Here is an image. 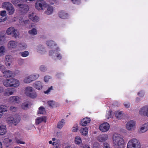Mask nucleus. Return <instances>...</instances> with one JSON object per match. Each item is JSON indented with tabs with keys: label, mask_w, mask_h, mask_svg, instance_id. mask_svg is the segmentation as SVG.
Wrapping results in <instances>:
<instances>
[{
	"label": "nucleus",
	"mask_w": 148,
	"mask_h": 148,
	"mask_svg": "<svg viewBox=\"0 0 148 148\" xmlns=\"http://www.w3.org/2000/svg\"><path fill=\"white\" fill-rule=\"evenodd\" d=\"M114 144L119 146V148H123L124 143V139L122 136L118 134H114L113 136Z\"/></svg>",
	"instance_id": "obj_1"
},
{
	"label": "nucleus",
	"mask_w": 148,
	"mask_h": 148,
	"mask_svg": "<svg viewBox=\"0 0 148 148\" xmlns=\"http://www.w3.org/2000/svg\"><path fill=\"white\" fill-rule=\"evenodd\" d=\"M141 145L138 140L133 138L128 141L127 148H140Z\"/></svg>",
	"instance_id": "obj_2"
},
{
	"label": "nucleus",
	"mask_w": 148,
	"mask_h": 148,
	"mask_svg": "<svg viewBox=\"0 0 148 148\" xmlns=\"http://www.w3.org/2000/svg\"><path fill=\"white\" fill-rule=\"evenodd\" d=\"M6 33L8 35H11L15 38H18L19 36V32L13 27L8 28L6 30Z\"/></svg>",
	"instance_id": "obj_3"
},
{
	"label": "nucleus",
	"mask_w": 148,
	"mask_h": 148,
	"mask_svg": "<svg viewBox=\"0 0 148 148\" xmlns=\"http://www.w3.org/2000/svg\"><path fill=\"white\" fill-rule=\"evenodd\" d=\"M6 121L9 124L16 125L20 121V118L18 116H10L7 118Z\"/></svg>",
	"instance_id": "obj_4"
},
{
	"label": "nucleus",
	"mask_w": 148,
	"mask_h": 148,
	"mask_svg": "<svg viewBox=\"0 0 148 148\" xmlns=\"http://www.w3.org/2000/svg\"><path fill=\"white\" fill-rule=\"evenodd\" d=\"M47 4L44 0H39L35 3V6L38 10H42L45 8Z\"/></svg>",
	"instance_id": "obj_5"
},
{
	"label": "nucleus",
	"mask_w": 148,
	"mask_h": 148,
	"mask_svg": "<svg viewBox=\"0 0 148 148\" xmlns=\"http://www.w3.org/2000/svg\"><path fill=\"white\" fill-rule=\"evenodd\" d=\"M12 3L16 6H18L20 8H24L25 10L27 6L24 3H25L23 2V0H12Z\"/></svg>",
	"instance_id": "obj_6"
},
{
	"label": "nucleus",
	"mask_w": 148,
	"mask_h": 148,
	"mask_svg": "<svg viewBox=\"0 0 148 148\" xmlns=\"http://www.w3.org/2000/svg\"><path fill=\"white\" fill-rule=\"evenodd\" d=\"M136 122L134 120H131L128 122L126 124V129L129 131H132L135 128Z\"/></svg>",
	"instance_id": "obj_7"
},
{
	"label": "nucleus",
	"mask_w": 148,
	"mask_h": 148,
	"mask_svg": "<svg viewBox=\"0 0 148 148\" xmlns=\"http://www.w3.org/2000/svg\"><path fill=\"white\" fill-rule=\"evenodd\" d=\"M110 128L109 124L107 123H104L101 124L99 126L100 130L103 132L107 131Z\"/></svg>",
	"instance_id": "obj_8"
},
{
	"label": "nucleus",
	"mask_w": 148,
	"mask_h": 148,
	"mask_svg": "<svg viewBox=\"0 0 148 148\" xmlns=\"http://www.w3.org/2000/svg\"><path fill=\"white\" fill-rule=\"evenodd\" d=\"M13 61V58L12 56L8 55L6 56L5 59V62L7 66H10Z\"/></svg>",
	"instance_id": "obj_9"
},
{
	"label": "nucleus",
	"mask_w": 148,
	"mask_h": 148,
	"mask_svg": "<svg viewBox=\"0 0 148 148\" xmlns=\"http://www.w3.org/2000/svg\"><path fill=\"white\" fill-rule=\"evenodd\" d=\"M37 96L36 93L32 87H28V97L31 98H35Z\"/></svg>",
	"instance_id": "obj_10"
},
{
	"label": "nucleus",
	"mask_w": 148,
	"mask_h": 148,
	"mask_svg": "<svg viewBox=\"0 0 148 148\" xmlns=\"http://www.w3.org/2000/svg\"><path fill=\"white\" fill-rule=\"evenodd\" d=\"M8 101L10 103H18L21 101V98L17 96H11L9 98Z\"/></svg>",
	"instance_id": "obj_11"
},
{
	"label": "nucleus",
	"mask_w": 148,
	"mask_h": 148,
	"mask_svg": "<svg viewBox=\"0 0 148 148\" xmlns=\"http://www.w3.org/2000/svg\"><path fill=\"white\" fill-rule=\"evenodd\" d=\"M139 114L140 115H145L148 117V106H145L140 110Z\"/></svg>",
	"instance_id": "obj_12"
},
{
	"label": "nucleus",
	"mask_w": 148,
	"mask_h": 148,
	"mask_svg": "<svg viewBox=\"0 0 148 148\" xmlns=\"http://www.w3.org/2000/svg\"><path fill=\"white\" fill-rule=\"evenodd\" d=\"M28 18L32 21L37 22L39 19V18L34 14L33 13H31L28 15Z\"/></svg>",
	"instance_id": "obj_13"
},
{
	"label": "nucleus",
	"mask_w": 148,
	"mask_h": 148,
	"mask_svg": "<svg viewBox=\"0 0 148 148\" xmlns=\"http://www.w3.org/2000/svg\"><path fill=\"white\" fill-rule=\"evenodd\" d=\"M12 78H6L3 81V85L7 87H12Z\"/></svg>",
	"instance_id": "obj_14"
},
{
	"label": "nucleus",
	"mask_w": 148,
	"mask_h": 148,
	"mask_svg": "<svg viewBox=\"0 0 148 148\" xmlns=\"http://www.w3.org/2000/svg\"><path fill=\"white\" fill-rule=\"evenodd\" d=\"M12 87L16 88L20 85L19 81L16 79L12 78Z\"/></svg>",
	"instance_id": "obj_15"
},
{
	"label": "nucleus",
	"mask_w": 148,
	"mask_h": 148,
	"mask_svg": "<svg viewBox=\"0 0 148 148\" xmlns=\"http://www.w3.org/2000/svg\"><path fill=\"white\" fill-rule=\"evenodd\" d=\"M16 46V43L15 41L13 40L9 41L7 45L8 48L10 49L15 48Z\"/></svg>",
	"instance_id": "obj_16"
},
{
	"label": "nucleus",
	"mask_w": 148,
	"mask_h": 148,
	"mask_svg": "<svg viewBox=\"0 0 148 148\" xmlns=\"http://www.w3.org/2000/svg\"><path fill=\"white\" fill-rule=\"evenodd\" d=\"M148 130V122L143 125L140 128L139 132L143 133L145 132Z\"/></svg>",
	"instance_id": "obj_17"
},
{
	"label": "nucleus",
	"mask_w": 148,
	"mask_h": 148,
	"mask_svg": "<svg viewBox=\"0 0 148 148\" xmlns=\"http://www.w3.org/2000/svg\"><path fill=\"white\" fill-rule=\"evenodd\" d=\"M108 138V135L106 134H102L98 136L97 139L99 141L102 142L107 140Z\"/></svg>",
	"instance_id": "obj_18"
},
{
	"label": "nucleus",
	"mask_w": 148,
	"mask_h": 148,
	"mask_svg": "<svg viewBox=\"0 0 148 148\" xmlns=\"http://www.w3.org/2000/svg\"><path fill=\"white\" fill-rule=\"evenodd\" d=\"M45 8H47V10L45 11V13L46 14L49 15L53 13V8L52 6L49 5L47 4Z\"/></svg>",
	"instance_id": "obj_19"
},
{
	"label": "nucleus",
	"mask_w": 148,
	"mask_h": 148,
	"mask_svg": "<svg viewBox=\"0 0 148 148\" xmlns=\"http://www.w3.org/2000/svg\"><path fill=\"white\" fill-rule=\"evenodd\" d=\"M90 121L89 118L86 117L84 118L81 121V124L83 126H86Z\"/></svg>",
	"instance_id": "obj_20"
},
{
	"label": "nucleus",
	"mask_w": 148,
	"mask_h": 148,
	"mask_svg": "<svg viewBox=\"0 0 148 148\" xmlns=\"http://www.w3.org/2000/svg\"><path fill=\"white\" fill-rule=\"evenodd\" d=\"M59 16L61 18L65 19L68 16V14L64 11L61 10L59 13Z\"/></svg>",
	"instance_id": "obj_21"
},
{
	"label": "nucleus",
	"mask_w": 148,
	"mask_h": 148,
	"mask_svg": "<svg viewBox=\"0 0 148 148\" xmlns=\"http://www.w3.org/2000/svg\"><path fill=\"white\" fill-rule=\"evenodd\" d=\"M46 118L45 116L38 117L36 120V123L37 125L39 124L42 121L46 122Z\"/></svg>",
	"instance_id": "obj_22"
},
{
	"label": "nucleus",
	"mask_w": 148,
	"mask_h": 148,
	"mask_svg": "<svg viewBox=\"0 0 148 148\" xmlns=\"http://www.w3.org/2000/svg\"><path fill=\"white\" fill-rule=\"evenodd\" d=\"M7 106L1 105L0 106V118L3 115V112L7 111Z\"/></svg>",
	"instance_id": "obj_23"
},
{
	"label": "nucleus",
	"mask_w": 148,
	"mask_h": 148,
	"mask_svg": "<svg viewBox=\"0 0 148 148\" xmlns=\"http://www.w3.org/2000/svg\"><path fill=\"white\" fill-rule=\"evenodd\" d=\"M39 75L37 74H33L30 75L28 77V83L36 80L38 77Z\"/></svg>",
	"instance_id": "obj_24"
},
{
	"label": "nucleus",
	"mask_w": 148,
	"mask_h": 148,
	"mask_svg": "<svg viewBox=\"0 0 148 148\" xmlns=\"http://www.w3.org/2000/svg\"><path fill=\"white\" fill-rule=\"evenodd\" d=\"M34 86L36 89L40 90L42 87V83L40 81L36 82L34 84Z\"/></svg>",
	"instance_id": "obj_25"
},
{
	"label": "nucleus",
	"mask_w": 148,
	"mask_h": 148,
	"mask_svg": "<svg viewBox=\"0 0 148 148\" xmlns=\"http://www.w3.org/2000/svg\"><path fill=\"white\" fill-rule=\"evenodd\" d=\"M6 129L5 125L0 124V135H3L5 133Z\"/></svg>",
	"instance_id": "obj_26"
},
{
	"label": "nucleus",
	"mask_w": 148,
	"mask_h": 148,
	"mask_svg": "<svg viewBox=\"0 0 148 148\" xmlns=\"http://www.w3.org/2000/svg\"><path fill=\"white\" fill-rule=\"evenodd\" d=\"M4 71L5 72L4 75L5 77H10L13 75V73L11 71H6L5 68V69H3Z\"/></svg>",
	"instance_id": "obj_27"
},
{
	"label": "nucleus",
	"mask_w": 148,
	"mask_h": 148,
	"mask_svg": "<svg viewBox=\"0 0 148 148\" xmlns=\"http://www.w3.org/2000/svg\"><path fill=\"white\" fill-rule=\"evenodd\" d=\"M114 114L116 117L118 119H121L123 117V114L121 112L119 111H115Z\"/></svg>",
	"instance_id": "obj_28"
},
{
	"label": "nucleus",
	"mask_w": 148,
	"mask_h": 148,
	"mask_svg": "<svg viewBox=\"0 0 148 148\" xmlns=\"http://www.w3.org/2000/svg\"><path fill=\"white\" fill-rule=\"evenodd\" d=\"M13 93L14 92L11 91L10 88H8L5 90L4 95L5 96H9L12 95Z\"/></svg>",
	"instance_id": "obj_29"
},
{
	"label": "nucleus",
	"mask_w": 148,
	"mask_h": 148,
	"mask_svg": "<svg viewBox=\"0 0 148 148\" xmlns=\"http://www.w3.org/2000/svg\"><path fill=\"white\" fill-rule=\"evenodd\" d=\"M7 10L9 15L12 14L15 11L12 5L9 6V7L7 8Z\"/></svg>",
	"instance_id": "obj_30"
},
{
	"label": "nucleus",
	"mask_w": 148,
	"mask_h": 148,
	"mask_svg": "<svg viewBox=\"0 0 148 148\" xmlns=\"http://www.w3.org/2000/svg\"><path fill=\"white\" fill-rule=\"evenodd\" d=\"M80 133L84 136H86L88 133V129L87 127L82 128L80 130Z\"/></svg>",
	"instance_id": "obj_31"
},
{
	"label": "nucleus",
	"mask_w": 148,
	"mask_h": 148,
	"mask_svg": "<svg viewBox=\"0 0 148 148\" xmlns=\"http://www.w3.org/2000/svg\"><path fill=\"white\" fill-rule=\"evenodd\" d=\"M12 4L8 2H5L3 3L2 5V7L4 8H7Z\"/></svg>",
	"instance_id": "obj_32"
},
{
	"label": "nucleus",
	"mask_w": 148,
	"mask_h": 148,
	"mask_svg": "<svg viewBox=\"0 0 148 148\" xmlns=\"http://www.w3.org/2000/svg\"><path fill=\"white\" fill-rule=\"evenodd\" d=\"M37 51L40 53H44L45 51L44 47L41 45H39L37 47Z\"/></svg>",
	"instance_id": "obj_33"
},
{
	"label": "nucleus",
	"mask_w": 148,
	"mask_h": 148,
	"mask_svg": "<svg viewBox=\"0 0 148 148\" xmlns=\"http://www.w3.org/2000/svg\"><path fill=\"white\" fill-rule=\"evenodd\" d=\"M5 49L3 46H0V56L3 55L5 52Z\"/></svg>",
	"instance_id": "obj_34"
},
{
	"label": "nucleus",
	"mask_w": 148,
	"mask_h": 148,
	"mask_svg": "<svg viewBox=\"0 0 148 148\" xmlns=\"http://www.w3.org/2000/svg\"><path fill=\"white\" fill-rule=\"evenodd\" d=\"M64 120L63 119H62L61 121L59 122L58 123L57 126V127L59 129L61 128L62 127L63 125L64 124Z\"/></svg>",
	"instance_id": "obj_35"
},
{
	"label": "nucleus",
	"mask_w": 148,
	"mask_h": 148,
	"mask_svg": "<svg viewBox=\"0 0 148 148\" xmlns=\"http://www.w3.org/2000/svg\"><path fill=\"white\" fill-rule=\"evenodd\" d=\"M45 113V108L42 107H40L39 108L38 114H44Z\"/></svg>",
	"instance_id": "obj_36"
},
{
	"label": "nucleus",
	"mask_w": 148,
	"mask_h": 148,
	"mask_svg": "<svg viewBox=\"0 0 148 148\" xmlns=\"http://www.w3.org/2000/svg\"><path fill=\"white\" fill-rule=\"evenodd\" d=\"M28 32L30 34L32 35H36L37 34V30L35 28H33L31 30H29Z\"/></svg>",
	"instance_id": "obj_37"
},
{
	"label": "nucleus",
	"mask_w": 148,
	"mask_h": 148,
	"mask_svg": "<svg viewBox=\"0 0 148 148\" xmlns=\"http://www.w3.org/2000/svg\"><path fill=\"white\" fill-rule=\"evenodd\" d=\"M22 108L23 109L25 110L27 109L28 107V101L27 100L22 104Z\"/></svg>",
	"instance_id": "obj_38"
},
{
	"label": "nucleus",
	"mask_w": 148,
	"mask_h": 148,
	"mask_svg": "<svg viewBox=\"0 0 148 148\" xmlns=\"http://www.w3.org/2000/svg\"><path fill=\"white\" fill-rule=\"evenodd\" d=\"M47 44L48 46L51 47H52L53 45H55V44L54 42L52 40L48 41L47 42Z\"/></svg>",
	"instance_id": "obj_39"
},
{
	"label": "nucleus",
	"mask_w": 148,
	"mask_h": 148,
	"mask_svg": "<svg viewBox=\"0 0 148 148\" xmlns=\"http://www.w3.org/2000/svg\"><path fill=\"white\" fill-rule=\"evenodd\" d=\"M75 142L77 144H79L81 142V139L79 137H77L75 138Z\"/></svg>",
	"instance_id": "obj_40"
},
{
	"label": "nucleus",
	"mask_w": 148,
	"mask_h": 148,
	"mask_svg": "<svg viewBox=\"0 0 148 148\" xmlns=\"http://www.w3.org/2000/svg\"><path fill=\"white\" fill-rule=\"evenodd\" d=\"M4 142L8 144H11L12 143V140L9 138H7L4 140Z\"/></svg>",
	"instance_id": "obj_41"
},
{
	"label": "nucleus",
	"mask_w": 148,
	"mask_h": 148,
	"mask_svg": "<svg viewBox=\"0 0 148 148\" xmlns=\"http://www.w3.org/2000/svg\"><path fill=\"white\" fill-rule=\"evenodd\" d=\"M0 15L2 17H4L6 15V12L5 11L3 10L0 12Z\"/></svg>",
	"instance_id": "obj_42"
},
{
	"label": "nucleus",
	"mask_w": 148,
	"mask_h": 148,
	"mask_svg": "<svg viewBox=\"0 0 148 148\" xmlns=\"http://www.w3.org/2000/svg\"><path fill=\"white\" fill-rule=\"evenodd\" d=\"M40 70L41 71H45L47 70V69L46 67L43 65L41 66L40 67Z\"/></svg>",
	"instance_id": "obj_43"
},
{
	"label": "nucleus",
	"mask_w": 148,
	"mask_h": 148,
	"mask_svg": "<svg viewBox=\"0 0 148 148\" xmlns=\"http://www.w3.org/2000/svg\"><path fill=\"white\" fill-rule=\"evenodd\" d=\"M99 145L97 142H95L93 145V148H99Z\"/></svg>",
	"instance_id": "obj_44"
},
{
	"label": "nucleus",
	"mask_w": 148,
	"mask_h": 148,
	"mask_svg": "<svg viewBox=\"0 0 148 148\" xmlns=\"http://www.w3.org/2000/svg\"><path fill=\"white\" fill-rule=\"evenodd\" d=\"M22 56L23 57H26L28 55V51H25L21 53Z\"/></svg>",
	"instance_id": "obj_45"
},
{
	"label": "nucleus",
	"mask_w": 148,
	"mask_h": 148,
	"mask_svg": "<svg viewBox=\"0 0 148 148\" xmlns=\"http://www.w3.org/2000/svg\"><path fill=\"white\" fill-rule=\"evenodd\" d=\"M16 142L18 143H20L21 144H24L25 142L22 140L20 139H17L16 140Z\"/></svg>",
	"instance_id": "obj_46"
},
{
	"label": "nucleus",
	"mask_w": 148,
	"mask_h": 148,
	"mask_svg": "<svg viewBox=\"0 0 148 148\" xmlns=\"http://www.w3.org/2000/svg\"><path fill=\"white\" fill-rule=\"evenodd\" d=\"M111 111H108L107 113V114L106 115V117L107 118V119H109L111 117Z\"/></svg>",
	"instance_id": "obj_47"
},
{
	"label": "nucleus",
	"mask_w": 148,
	"mask_h": 148,
	"mask_svg": "<svg viewBox=\"0 0 148 148\" xmlns=\"http://www.w3.org/2000/svg\"><path fill=\"white\" fill-rule=\"evenodd\" d=\"M10 110L13 112H15L17 110V108L14 106H11L10 107Z\"/></svg>",
	"instance_id": "obj_48"
},
{
	"label": "nucleus",
	"mask_w": 148,
	"mask_h": 148,
	"mask_svg": "<svg viewBox=\"0 0 148 148\" xmlns=\"http://www.w3.org/2000/svg\"><path fill=\"white\" fill-rule=\"evenodd\" d=\"M72 2L76 4H79L80 2V0H71Z\"/></svg>",
	"instance_id": "obj_49"
},
{
	"label": "nucleus",
	"mask_w": 148,
	"mask_h": 148,
	"mask_svg": "<svg viewBox=\"0 0 148 148\" xmlns=\"http://www.w3.org/2000/svg\"><path fill=\"white\" fill-rule=\"evenodd\" d=\"M4 36L2 33H0V44H1L2 39L4 38Z\"/></svg>",
	"instance_id": "obj_50"
},
{
	"label": "nucleus",
	"mask_w": 148,
	"mask_h": 148,
	"mask_svg": "<svg viewBox=\"0 0 148 148\" xmlns=\"http://www.w3.org/2000/svg\"><path fill=\"white\" fill-rule=\"evenodd\" d=\"M48 104L51 107H53L54 105V103L53 101H49L48 102Z\"/></svg>",
	"instance_id": "obj_51"
},
{
	"label": "nucleus",
	"mask_w": 148,
	"mask_h": 148,
	"mask_svg": "<svg viewBox=\"0 0 148 148\" xmlns=\"http://www.w3.org/2000/svg\"><path fill=\"white\" fill-rule=\"evenodd\" d=\"M50 78L51 77L49 76H45L44 77V81L45 82H48Z\"/></svg>",
	"instance_id": "obj_52"
},
{
	"label": "nucleus",
	"mask_w": 148,
	"mask_h": 148,
	"mask_svg": "<svg viewBox=\"0 0 148 148\" xmlns=\"http://www.w3.org/2000/svg\"><path fill=\"white\" fill-rule=\"evenodd\" d=\"M53 89V87L51 86L48 89H47L46 91H45L44 92L45 93L48 94L50 91V90Z\"/></svg>",
	"instance_id": "obj_53"
},
{
	"label": "nucleus",
	"mask_w": 148,
	"mask_h": 148,
	"mask_svg": "<svg viewBox=\"0 0 148 148\" xmlns=\"http://www.w3.org/2000/svg\"><path fill=\"white\" fill-rule=\"evenodd\" d=\"M104 148H110L109 145L107 143H103Z\"/></svg>",
	"instance_id": "obj_54"
},
{
	"label": "nucleus",
	"mask_w": 148,
	"mask_h": 148,
	"mask_svg": "<svg viewBox=\"0 0 148 148\" xmlns=\"http://www.w3.org/2000/svg\"><path fill=\"white\" fill-rule=\"evenodd\" d=\"M56 51H49V55L50 56H52L53 55L52 54H56Z\"/></svg>",
	"instance_id": "obj_55"
},
{
	"label": "nucleus",
	"mask_w": 148,
	"mask_h": 148,
	"mask_svg": "<svg viewBox=\"0 0 148 148\" xmlns=\"http://www.w3.org/2000/svg\"><path fill=\"white\" fill-rule=\"evenodd\" d=\"M62 134V132H59L57 133H56V136L58 137H60L61 136V135Z\"/></svg>",
	"instance_id": "obj_56"
},
{
	"label": "nucleus",
	"mask_w": 148,
	"mask_h": 148,
	"mask_svg": "<svg viewBox=\"0 0 148 148\" xmlns=\"http://www.w3.org/2000/svg\"><path fill=\"white\" fill-rule=\"evenodd\" d=\"M124 105L125 107L127 108H128L130 107V104L129 103H124Z\"/></svg>",
	"instance_id": "obj_57"
},
{
	"label": "nucleus",
	"mask_w": 148,
	"mask_h": 148,
	"mask_svg": "<svg viewBox=\"0 0 148 148\" xmlns=\"http://www.w3.org/2000/svg\"><path fill=\"white\" fill-rule=\"evenodd\" d=\"M78 126H76V127H73V131L74 132H76L78 130Z\"/></svg>",
	"instance_id": "obj_58"
},
{
	"label": "nucleus",
	"mask_w": 148,
	"mask_h": 148,
	"mask_svg": "<svg viewBox=\"0 0 148 148\" xmlns=\"http://www.w3.org/2000/svg\"><path fill=\"white\" fill-rule=\"evenodd\" d=\"M7 19V18L5 17L4 19H2L1 18H0V22H2L5 21Z\"/></svg>",
	"instance_id": "obj_59"
},
{
	"label": "nucleus",
	"mask_w": 148,
	"mask_h": 148,
	"mask_svg": "<svg viewBox=\"0 0 148 148\" xmlns=\"http://www.w3.org/2000/svg\"><path fill=\"white\" fill-rule=\"evenodd\" d=\"M55 143V142H53V143H52V141H49V144H52V145H54Z\"/></svg>",
	"instance_id": "obj_60"
},
{
	"label": "nucleus",
	"mask_w": 148,
	"mask_h": 148,
	"mask_svg": "<svg viewBox=\"0 0 148 148\" xmlns=\"http://www.w3.org/2000/svg\"><path fill=\"white\" fill-rule=\"evenodd\" d=\"M24 82L27 83L28 82V79L27 78H25L24 80Z\"/></svg>",
	"instance_id": "obj_61"
},
{
	"label": "nucleus",
	"mask_w": 148,
	"mask_h": 148,
	"mask_svg": "<svg viewBox=\"0 0 148 148\" xmlns=\"http://www.w3.org/2000/svg\"><path fill=\"white\" fill-rule=\"evenodd\" d=\"M27 87L25 90V94H26L27 96Z\"/></svg>",
	"instance_id": "obj_62"
},
{
	"label": "nucleus",
	"mask_w": 148,
	"mask_h": 148,
	"mask_svg": "<svg viewBox=\"0 0 148 148\" xmlns=\"http://www.w3.org/2000/svg\"><path fill=\"white\" fill-rule=\"evenodd\" d=\"M57 57L59 59H60L61 58V56L60 54H58L57 56Z\"/></svg>",
	"instance_id": "obj_63"
},
{
	"label": "nucleus",
	"mask_w": 148,
	"mask_h": 148,
	"mask_svg": "<svg viewBox=\"0 0 148 148\" xmlns=\"http://www.w3.org/2000/svg\"><path fill=\"white\" fill-rule=\"evenodd\" d=\"M35 26V25L34 23L31 24L30 25L29 27H32Z\"/></svg>",
	"instance_id": "obj_64"
}]
</instances>
